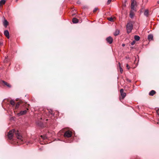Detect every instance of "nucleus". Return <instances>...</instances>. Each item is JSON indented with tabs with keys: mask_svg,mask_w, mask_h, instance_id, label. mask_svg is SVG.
Returning <instances> with one entry per match:
<instances>
[{
	"mask_svg": "<svg viewBox=\"0 0 159 159\" xmlns=\"http://www.w3.org/2000/svg\"><path fill=\"white\" fill-rule=\"evenodd\" d=\"M111 0H108L107 1V4H109L111 2Z\"/></svg>",
	"mask_w": 159,
	"mask_h": 159,
	"instance_id": "30",
	"label": "nucleus"
},
{
	"mask_svg": "<svg viewBox=\"0 0 159 159\" xmlns=\"http://www.w3.org/2000/svg\"><path fill=\"white\" fill-rule=\"evenodd\" d=\"M2 44V42L0 41V45H1Z\"/></svg>",
	"mask_w": 159,
	"mask_h": 159,
	"instance_id": "32",
	"label": "nucleus"
},
{
	"mask_svg": "<svg viewBox=\"0 0 159 159\" xmlns=\"http://www.w3.org/2000/svg\"><path fill=\"white\" fill-rule=\"evenodd\" d=\"M27 110H28V108H27Z\"/></svg>",
	"mask_w": 159,
	"mask_h": 159,
	"instance_id": "38",
	"label": "nucleus"
},
{
	"mask_svg": "<svg viewBox=\"0 0 159 159\" xmlns=\"http://www.w3.org/2000/svg\"><path fill=\"white\" fill-rule=\"evenodd\" d=\"M11 104L13 106L15 105V103L14 100H11L10 102Z\"/></svg>",
	"mask_w": 159,
	"mask_h": 159,
	"instance_id": "21",
	"label": "nucleus"
},
{
	"mask_svg": "<svg viewBox=\"0 0 159 159\" xmlns=\"http://www.w3.org/2000/svg\"><path fill=\"white\" fill-rule=\"evenodd\" d=\"M157 3L159 4V0L157 1Z\"/></svg>",
	"mask_w": 159,
	"mask_h": 159,
	"instance_id": "34",
	"label": "nucleus"
},
{
	"mask_svg": "<svg viewBox=\"0 0 159 159\" xmlns=\"http://www.w3.org/2000/svg\"><path fill=\"white\" fill-rule=\"evenodd\" d=\"M98 9V8H96L93 10V12H95Z\"/></svg>",
	"mask_w": 159,
	"mask_h": 159,
	"instance_id": "27",
	"label": "nucleus"
},
{
	"mask_svg": "<svg viewBox=\"0 0 159 159\" xmlns=\"http://www.w3.org/2000/svg\"><path fill=\"white\" fill-rule=\"evenodd\" d=\"M78 20L75 18H73L72 20V22L73 23H76L78 22Z\"/></svg>",
	"mask_w": 159,
	"mask_h": 159,
	"instance_id": "14",
	"label": "nucleus"
},
{
	"mask_svg": "<svg viewBox=\"0 0 159 159\" xmlns=\"http://www.w3.org/2000/svg\"><path fill=\"white\" fill-rule=\"evenodd\" d=\"M122 46H125V44H122Z\"/></svg>",
	"mask_w": 159,
	"mask_h": 159,
	"instance_id": "33",
	"label": "nucleus"
},
{
	"mask_svg": "<svg viewBox=\"0 0 159 159\" xmlns=\"http://www.w3.org/2000/svg\"><path fill=\"white\" fill-rule=\"evenodd\" d=\"M134 38L136 41H139L140 39V37L138 35H135L134 37Z\"/></svg>",
	"mask_w": 159,
	"mask_h": 159,
	"instance_id": "17",
	"label": "nucleus"
},
{
	"mask_svg": "<svg viewBox=\"0 0 159 159\" xmlns=\"http://www.w3.org/2000/svg\"><path fill=\"white\" fill-rule=\"evenodd\" d=\"M129 82H131V81H130V80H129Z\"/></svg>",
	"mask_w": 159,
	"mask_h": 159,
	"instance_id": "36",
	"label": "nucleus"
},
{
	"mask_svg": "<svg viewBox=\"0 0 159 159\" xmlns=\"http://www.w3.org/2000/svg\"><path fill=\"white\" fill-rule=\"evenodd\" d=\"M153 36L152 34H150L148 35V39L149 41H151L153 40Z\"/></svg>",
	"mask_w": 159,
	"mask_h": 159,
	"instance_id": "10",
	"label": "nucleus"
},
{
	"mask_svg": "<svg viewBox=\"0 0 159 159\" xmlns=\"http://www.w3.org/2000/svg\"><path fill=\"white\" fill-rule=\"evenodd\" d=\"M115 19V18L114 17L112 18V17H109L108 18V20L111 21L113 22L114 21V19Z\"/></svg>",
	"mask_w": 159,
	"mask_h": 159,
	"instance_id": "15",
	"label": "nucleus"
},
{
	"mask_svg": "<svg viewBox=\"0 0 159 159\" xmlns=\"http://www.w3.org/2000/svg\"><path fill=\"white\" fill-rule=\"evenodd\" d=\"M119 65H120V63H119Z\"/></svg>",
	"mask_w": 159,
	"mask_h": 159,
	"instance_id": "39",
	"label": "nucleus"
},
{
	"mask_svg": "<svg viewBox=\"0 0 159 159\" xmlns=\"http://www.w3.org/2000/svg\"><path fill=\"white\" fill-rule=\"evenodd\" d=\"M129 82H131V81H130V80H129Z\"/></svg>",
	"mask_w": 159,
	"mask_h": 159,
	"instance_id": "37",
	"label": "nucleus"
},
{
	"mask_svg": "<svg viewBox=\"0 0 159 159\" xmlns=\"http://www.w3.org/2000/svg\"><path fill=\"white\" fill-rule=\"evenodd\" d=\"M27 113V111L25 110L24 111H21L19 113H18V116H20L25 114Z\"/></svg>",
	"mask_w": 159,
	"mask_h": 159,
	"instance_id": "7",
	"label": "nucleus"
},
{
	"mask_svg": "<svg viewBox=\"0 0 159 159\" xmlns=\"http://www.w3.org/2000/svg\"><path fill=\"white\" fill-rule=\"evenodd\" d=\"M126 67L128 70H129L130 67H129L128 64L126 65Z\"/></svg>",
	"mask_w": 159,
	"mask_h": 159,
	"instance_id": "29",
	"label": "nucleus"
},
{
	"mask_svg": "<svg viewBox=\"0 0 159 159\" xmlns=\"http://www.w3.org/2000/svg\"><path fill=\"white\" fill-rule=\"evenodd\" d=\"M157 114L158 115H159V109H158L157 111Z\"/></svg>",
	"mask_w": 159,
	"mask_h": 159,
	"instance_id": "31",
	"label": "nucleus"
},
{
	"mask_svg": "<svg viewBox=\"0 0 159 159\" xmlns=\"http://www.w3.org/2000/svg\"><path fill=\"white\" fill-rule=\"evenodd\" d=\"M64 136L66 139V140H64V141L65 142H69V139L70 138V131L68 130L64 134Z\"/></svg>",
	"mask_w": 159,
	"mask_h": 159,
	"instance_id": "3",
	"label": "nucleus"
},
{
	"mask_svg": "<svg viewBox=\"0 0 159 159\" xmlns=\"http://www.w3.org/2000/svg\"><path fill=\"white\" fill-rule=\"evenodd\" d=\"M41 138H42L43 139H45V138H47L46 137V136H43V135H41Z\"/></svg>",
	"mask_w": 159,
	"mask_h": 159,
	"instance_id": "28",
	"label": "nucleus"
},
{
	"mask_svg": "<svg viewBox=\"0 0 159 159\" xmlns=\"http://www.w3.org/2000/svg\"><path fill=\"white\" fill-rule=\"evenodd\" d=\"M64 131L63 130H60L58 134V136H60L62 134Z\"/></svg>",
	"mask_w": 159,
	"mask_h": 159,
	"instance_id": "19",
	"label": "nucleus"
},
{
	"mask_svg": "<svg viewBox=\"0 0 159 159\" xmlns=\"http://www.w3.org/2000/svg\"><path fill=\"white\" fill-rule=\"evenodd\" d=\"M1 81L5 85L7 86V87H8L9 88H11V85L10 84L8 83L7 82L5 81H4L2 80H1Z\"/></svg>",
	"mask_w": 159,
	"mask_h": 159,
	"instance_id": "9",
	"label": "nucleus"
},
{
	"mask_svg": "<svg viewBox=\"0 0 159 159\" xmlns=\"http://www.w3.org/2000/svg\"><path fill=\"white\" fill-rule=\"evenodd\" d=\"M70 138L73 136V134L72 131L70 129Z\"/></svg>",
	"mask_w": 159,
	"mask_h": 159,
	"instance_id": "24",
	"label": "nucleus"
},
{
	"mask_svg": "<svg viewBox=\"0 0 159 159\" xmlns=\"http://www.w3.org/2000/svg\"><path fill=\"white\" fill-rule=\"evenodd\" d=\"M133 26L131 22L128 23L126 25V30L128 34L130 33L133 29Z\"/></svg>",
	"mask_w": 159,
	"mask_h": 159,
	"instance_id": "2",
	"label": "nucleus"
},
{
	"mask_svg": "<svg viewBox=\"0 0 159 159\" xmlns=\"http://www.w3.org/2000/svg\"><path fill=\"white\" fill-rule=\"evenodd\" d=\"M133 10H131L130 12L129 16L131 18H133L134 16V13L133 11Z\"/></svg>",
	"mask_w": 159,
	"mask_h": 159,
	"instance_id": "12",
	"label": "nucleus"
},
{
	"mask_svg": "<svg viewBox=\"0 0 159 159\" xmlns=\"http://www.w3.org/2000/svg\"><path fill=\"white\" fill-rule=\"evenodd\" d=\"M131 9L133 10H135V7L136 5V2L135 0H131Z\"/></svg>",
	"mask_w": 159,
	"mask_h": 159,
	"instance_id": "4",
	"label": "nucleus"
},
{
	"mask_svg": "<svg viewBox=\"0 0 159 159\" xmlns=\"http://www.w3.org/2000/svg\"><path fill=\"white\" fill-rule=\"evenodd\" d=\"M3 24L6 27L8 24V22L6 20H5L3 22Z\"/></svg>",
	"mask_w": 159,
	"mask_h": 159,
	"instance_id": "20",
	"label": "nucleus"
},
{
	"mask_svg": "<svg viewBox=\"0 0 159 159\" xmlns=\"http://www.w3.org/2000/svg\"><path fill=\"white\" fill-rule=\"evenodd\" d=\"M148 14V10H146L144 12V15L147 16Z\"/></svg>",
	"mask_w": 159,
	"mask_h": 159,
	"instance_id": "18",
	"label": "nucleus"
},
{
	"mask_svg": "<svg viewBox=\"0 0 159 159\" xmlns=\"http://www.w3.org/2000/svg\"><path fill=\"white\" fill-rule=\"evenodd\" d=\"M156 93L155 91L154 90H151L149 93V95L150 96H153Z\"/></svg>",
	"mask_w": 159,
	"mask_h": 159,
	"instance_id": "11",
	"label": "nucleus"
},
{
	"mask_svg": "<svg viewBox=\"0 0 159 159\" xmlns=\"http://www.w3.org/2000/svg\"><path fill=\"white\" fill-rule=\"evenodd\" d=\"M106 41L109 44H111L113 42V39L111 36H109L106 39Z\"/></svg>",
	"mask_w": 159,
	"mask_h": 159,
	"instance_id": "5",
	"label": "nucleus"
},
{
	"mask_svg": "<svg viewBox=\"0 0 159 159\" xmlns=\"http://www.w3.org/2000/svg\"><path fill=\"white\" fill-rule=\"evenodd\" d=\"M20 105V102H17V103L16 104V106H15V109H17Z\"/></svg>",
	"mask_w": 159,
	"mask_h": 159,
	"instance_id": "22",
	"label": "nucleus"
},
{
	"mask_svg": "<svg viewBox=\"0 0 159 159\" xmlns=\"http://www.w3.org/2000/svg\"><path fill=\"white\" fill-rule=\"evenodd\" d=\"M120 71L121 72V73H122L123 71V70L122 68L120 67Z\"/></svg>",
	"mask_w": 159,
	"mask_h": 159,
	"instance_id": "25",
	"label": "nucleus"
},
{
	"mask_svg": "<svg viewBox=\"0 0 159 159\" xmlns=\"http://www.w3.org/2000/svg\"><path fill=\"white\" fill-rule=\"evenodd\" d=\"M14 134L16 136L18 139L22 142V143L23 142V138L19 133L18 131L15 130L14 129L10 130L8 133V137L10 139H11L13 138Z\"/></svg>",
	"mask_w": 159,
	"mask_h": 159,
	"instance_id": "1",
	"label": "nucleus"
},
{
	"mask_svg": "<svg viewBox=\"0 0 159 159\" xmlns=\"http://www.w3.org/2000/svg\"><path fill=\"white\" fill-rule=\"evenodd\" d=\"M135 43V41H133L131 43V44L132 45H133Z\"/></svg>",
	"mask_w": 159,
	"mask_h": 159,
	"instance_id": "26",
	"label": "nucleus"
},
{
	"mask_svg": "<svg viewBox=\"0 0 159 159\" xmlns=\"http://www.w3.org/2000/svg\"><path fill=\"white\" fill-rule=\"evenodd\" d=\"M4 34L8 38H10L9 34L8 31L7 30H6L4 32Z\"/></svg>",
	"mask_w": 159,
	"mask_h": 159,
	"instance_id": "8",
	"label": "nucleus"
},
{
	"mask_svg": "<svg viewBox=\"0 0 159 159\" xmlns=\"http://www.w3.org/2000/svg\"><path fill=\"white\" fill-rule=\"evenodd\" d=\"M121 95L123 99L124 98L126 95V94L124 92V90L123 89H120V90Z\"/></svg>",
	"mask_w": 159,
	"mask_h": 159,
	"instance_id": "6",
	"label": "nucleus"
},
{
	"mask_svg": "<svg viewBox=\"0 0 159 159\" xmlns=\"http://www.w3.org/2000/svg\"><path fill=\"white\" fill-rule=\"evenodd\" d=\"M16 99L17 100V99H18V98H16Z\"/></svg>",
	"mask_w": 159,
	"mask_h": 159,
	"instance_id": "35",
	"label": "nucleus"
},
{
	"mask_svg": "<svg viewBox=\"0 0 159 159\" xmlns=\"http://www.w3.org/2000/svg\"><path fill=\"white\" fill-rule=\"evenodd\" d=\"M6 0H2L0 1V4H4L6 2Z\"/></svg>",
	"mask_w": 159,
	"mask_h": 159,
	"instance_id": "23",
	"label": "nucleus"
},
{
	"mask_svg": "<svg viewBox=\"0 0 159 159\" xmlns=\"http://www.w3.org/2000/svg\"><path fill=\"white\" fill-rule=\"evenodd\" d=\"M119 30H116L115 32H114V34L115 36H116L119 34Z\"/></svg>",
	"mask_w": 159,
	"mask_h": 159,
	"instance_id": "16",
	"label": "nucleus"
},
{
	"mask_svg": "<svg viewBox=\"0 0 159 159\" xmlns=\"http://www.w3.org/2000/svg\"><path fill=\"white\" fill-rule=\"evenodd\" d=\"M48 112H49V115H51L52 116H54V114L53 113V111H52V110L51 109H49V110L48 109Z\"/></svg>",
	"mask_w": 159,
	"mask_h": 159,
	"instance_id": "13",
	"label": "nucleus"
}]
</instances>
